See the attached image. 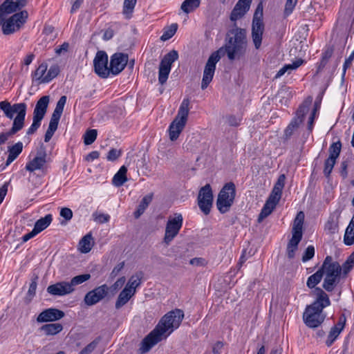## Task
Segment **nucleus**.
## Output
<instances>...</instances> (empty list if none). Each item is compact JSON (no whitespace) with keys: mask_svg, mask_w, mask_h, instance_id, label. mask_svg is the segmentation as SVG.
<instances>
[{"mask_svg":"<svg viewBox=\"0 0 354 354\" xmlns=\"http://www.w3.org/2000/svg\"><path fill=\"white\" fill-rule=\"evenodd\" d=\"M127 168L122 166L113 178V184L116 187H120L127 181Z\"/></svg>","mask_w":354,"mask_h":354,"instance_id":"nucleus-31","label":"nucleus"},{"mask_svg":"<svg viewBox=\"0 0 354 354\" xmlns=\"http://www.w3.org/2000/svg\"><path fill=\"white\" fill-rule=\"evenodd\" d=\"M93 237L91 233L86 234L79 243V249L82 253H88L93 246Z\"/></svg>","mask_w":354,"mask_h":354,"instance_id":"nucleus-35","label":"nucleus"},{"mask_svg":"<svg viewBox=\"0 0 354 354\" xmlns=\"http://www.w3.org/2000/svg\"><path fill=\"white\" fill-rule=\"evenodd\" d=\"M97 132L96 129L87 131L84 136V142L86 145H91L97 138Z\"/></svg>","mask_w":354,"mask_h":354,"instance_id":"nucleus-48","label":"nucleus"},{"mask_svg":"<svg viewBox=\"0 0 354 354\" xmlns=\"http://www.w3.org/2000/svg\"><path fill=\"white\" fill-rule=\"evenodd\" d=\"M250 4L251 3L249 1L239 0L231 12L230 20L236 21L241 19L249 10Z\"/></svg>","mask_w":354,"mask_h":354,"instance_id":"nucleus-20","label":"nucleus"},{"mask_svg":"<svg viewBox=\"0 0 354 354\" xmlns=\"http://www.w3.org/2000/svg\"><path fill=\"white\" fill-rule=\"evenodd\" d=\"M183 318V311L178 308L165 314L156 327L142 340L138 350L140 354L149 352L152 347L166 339L180 326Z\"/></svg>","mask_w":354,"mask_h":354,"instance_id":"nucleus-2","label":"nucleus"},{"mask_svg":"<svg viewBox=\"0 0 354 354\" xmlns=\"http://www.w3.org/2000/svg\"><path fill=\"white\" fill-rule=\"evenodd\" d=\"M345 324V319L343 321L339 320L338 323L333 326L327 337V339L326 341V344L328 346H330L334 341L336 339V338L339 336L341 331L343 330Z\"/></svg>","mask_w":354,"mask_h":354,"instance_id":"nucleus-25","label":"nucleus"},{"mask_svg":"<svg viewBox=\"0 0 354 354\" xmlns=\"http://www.w3.org/2000/svg\"><path fill=\"white\" fill-rule=\"evenodd\" d=\"M91 279L90 274H83L75 276L71 279L68 283L71 286V288H73V292L75 290V287L77 285L82 284L84 282L88 281Z\"/></svg>","mask_w":354,"mask_h":354,"instance_id":"nucleus-42","label":"nucleus"},{"mask_svg":"<svg viewBox=\"0 0 354 354\" xmlns=\"http://www.w3.org/2000/svg\"><path fill=\"white\" fill-rule=\"evenodd\" d=\"M59 73L58 65H52L48 69V64L46 62H42L32 73V79L39 84L48 83L57 77Z\"/></svg>","mask_w":354,"mask_h":354,"instance_id":"nucleus-9","label":"nucleus"},{"mask_svg":"<svg viewBox=\"0 0 354 354\" xmlns=\"http://www.w3.org/2000/svg\"><path fill=\"white\" fill-rule=\"evenodd\" d=\"M301 239V237L292 236L287 245V256L288 259H291L295 257V252L297 250L298 245Z\"/></svg>","mask_w":354,"mask_h":354,"instance_id":"nucleus-34","label":"nucleus"},{"mask_svg":"<svg viewBox=\"0 0 354 354\" xmlns=\"http://www.w3.org/2000/svg\"><path fill=\"white\" fill-rule=\"evenodd\" d=\"M225 45L213 52L209 57L203 71L201 88L205 89L214 75L216 65L221 57L227 54L230 61L241 59L246 53L248 48L247 32L245 29L234 26L230 29L225 37Z\"/></svg>","mask_w":354,"mask_h":354,"instance_id":"nucleus-1","label":"nucleus"},{"mask_svg":"<svg viewBox=\"0 0 354 354\" xmlns=\"http://www.w3.org/2000/svg\"><path fill=\"white\" fill-rule=\"evenodd\" d=\"M0 109L5 116L10 120L13 119L11 129L6 133L0 134V145L4 144L9 137L21 130L24 126L27 105L24 102L11 104L7 100L0 102Z\"/></svg>","mask_w":354,"mask_h":354,"instance_id":"nucleus-3","label":"nucleus"},{"mask_svg":"<svg viewBox=\"0 0 354 354\" xmlns=\"http://www.w3.org/2000/svg\"><path fill=\"white\" fill-rule=\"evenodd\" d=\"M297 1L298 0H286L283 11L285 16H288L292 12Z\"/></svg>","mask_w":354,"mask_h":354,"instance_id":"nucleus-51","label":"nucleus"},{"mask_svg":"<svg viewBox=\"0 0 354 354\" xmlns=\"http://www.w3.org/2000/svg\"><path fill=\"white\" fill-rule=\"evenodd\" d=\"M19 6L20 0H6L0 6V22H25L28 18V12L25 10L17 12L5 20L6 15L15 12Z\"/></svg>","mask_w":354,"mask_h":354,"instance_id":"nucleus-7","label":"nucleus"},{"mask_svg":"<svg viewBox=\"0 0 354 354\" xmlns=\"http://www.w3.org/2000/svg\"><path fill=\"white\" fill-rule=\"evenodd\" d=\"M354 266V252L347 258L341 266L342 278H346Z\"/></svg>","mask_w":354,"mask_h":354,"instance_id":"nucleus-39","label":"nucleus"},{"mask_svg":"<svg viewBox=\"0 0 354 354\" xmlns=\"http://www.w3.org/2000/svg\"><path fill=\"white\" fill-rule=\"evenodd\" d=\"M128 62V55L124 53H115L110 62L109 73L118 75L123 71Z\"/></svg>","mask_w":354,"mask_h":354,"instance_id":"nucleus-17","label":"nucleus"},{"mask_svg":"<svg viewBox=\"0 0 354 354\" xmlns=\"http://www.w3.org/2000/svg\"><path fill=\"white\" fill-rule=\"evenodd\" d=\"M183 216L181 214H175L174 216H169L165 227L164 242L169 245L178 235L183 225Z\"/></svg>","mask_w":354,"mask_h":354,"instance_id":"nucleus-11","label":"nucleus"},{"mask_svg":"<svg viewBox=\"0 0 354 354\" xmlns=\"http://www.w3.org/2000/svg\"><path fill=\"white\" fill-rule=\"evenodd\" d=\"M342 144L340 141L333 142L329 147V156L325 160L324 174L328 177L335 165L336 160L341 152Z\"/></svg>","mask_w":354,"mask_h":354,"instance_id":"nucleus-15","label":"nucleus"},{"mask_svg":"<svg viewBox=\"0 0 354 354\" xmlns=\"http://www.w3.org/2000/svg\"><path fill=\"white\" fill-rule=\"evenodd\" d=\"M178 29L177 24H171L170 26H167L163 29V34L160 37V39L163 41L169 40L176 32Z\"/></svg>","mask_w":354,"mask_h":354,"instance_id":"nucleus-41","label":"nucleus"},{"mask_svg":"<svg viewBox=\"0 0 354 354\" xmlns=\"http://www.w3.org/2000/svg\"><path fill=\"white\" fill-rule=\"evenodd\" d=\"M93 220L97 223H107L110 219L109 214L94 212L92 215Z\"/></svg>","mask_w":354,"mask_h":354,"instance_id":"nucleus-50","label":"nucleus"},{"mask_svg":"<svg viewBox=\"0 0 354 354\" xmlns=\"http://www.w3.org/2000/svg\"><path fill=\"white\" fill-rule=\"evenodd\" d=\"M263 17V6L261 3L259 4L254 14L252 22H261Z\"/></svg>","mask_w":354,"mask_h":354,"instance_id":"nucleus-56","label":"nucleus"},{"mask_svg":"<svg viewBox=\"0 0 354 354\" xmlns=\"http://www.w3.org/2000/svg\"><path fill=\"white\" fill-rule=\"evenodd\" d=\"M37 279H38L37 277H34L32 279L31 283L30 284L29 289H28V293H27L28 297H29V301H30L33 298V297L35 295L37 286Z\"/></svg>","mask_w":354,"mask_h":354,"instance_id":"nucleus-53","label":"nucleus"},{"mask_svg":"<svg viewBox=\"0 0 354 354\" xmlns=\"http://www.w3.org/2000/svg\"><path fill=\"white\" fill-rule=\"evenodd\" d=\"M122 155V151L117 149H111L107 153L106 159L109 161L113 162Z\"/></svg>","mask_w":354,"mask_h":354,"instance_id":"nucleus-54","label":"nucleus"},{"mask_svg":"<svg viewBox=\"0 0 354 354\" xmlns=\"http://www.w3.org/2000/svg\"><path fill=\"white\" fill-rule=\"evenodd\" d=\"M235 196V185L232 182L226 183L221 189L216 201L217 208L221 214L226 213L230 210Z\"/></svg>","mask_w":354,"mask_h":354,"instance_id":"nucleus-8","label":"nucleus"},{"mask_svg":"<svg viewBox=\"0 0 354 354\" xmlns=\"http://www.w3.org/2000/svg\"><path fill=\"white\" fill-rule=\"evenodd\" d=\"M137 0H124L123 6V13L127 19H129L132 13Z\"/></svg>","mask_w":354,"mask_h":354,"instance_id":"nucleus-47","label":"nucleus"},{"mask_svg":"<svg viewBox=\"0 0 354 354\" xmlns=\"http://www.w3.org/2000/svg\"><path fill=\"white\" fill-rule=\"evenodd\" d=\"M23 150V144L21 142H18L12 147H8V156L6 160V165H10L13 162Z\"/></svg>","mask_w":354,"mask_h":354,"instance_id":"nucleus-27","label":"nucleus"},{"mask_svg":"<svg viewBox=\"0 0 354 354\" xmlns=\"http://www.w3.org/2000/svg\"><path fill=\"white\" fill-rule=\"evenodd\" d=\"M315 292L317 295L316 300L306 307L303 315L305 324L312 328L318 327L324 322L325 315L323 309L330 304L328 296L322 289L317 288Z\"/></svg>","mask_w":354,"mask_h":354,"instance_id":"nucleus-4","label":"nucleus"},{"mask_svg":"<svg viewBox=\"0 0 354 354\" xmlns=\"http://www.w3.org/2000/svg\"><path fill=\"white\" fill-rule=\"evenodd\" d=\"M95 72L101 77L106 78L109 75L108 67V56L104 51H98L93 60Z\"/></svg>","mask_w":354,"mask_h":354,"instance_id":"nucleus-16","label":"nucleus"},{"mask_svg":"<svg viewBox=\"0 0 354 354\" xmlns=\"http://www.w3.org/2000/svg\"><path fill=\"white\" fill-rule=\"evenodd\" d=\"M46 162L45 151L39 152L37 155L26 165V169L30 172L42 169Z\"/></svg>","mask_w":354,"mask_h":354,"instance_id":"nucleus-22","label":"nucleus"},{"mask_svg":"<svg viewBox=\"0 0 354 354\" xmlns=\"http://www.w3.org/2000/svg\"><path fill=\"white\" fill-rule=\"evenodd\" d=\"M319 270L324 276L323 288L332 292L342 278L341 266L331 256H326Z\"/></svg>","mask_w":354,"mask_h":354,"instance_id":"nucleus-5","label":"nucleus"},{"mask_svg":"<svg viewBox=\"0 0 354 354\" xmlns=\"http://www.w3.org/2000/svg\"><path fill=\"white\" fill-rule=\"evenodd\" d=\"M52 219L51 214L46 215L44 217L41 218L36 221L33 230L36 233L39 234L50 224Z\"/></svg>","mask_w":354,"mask_h":354,"instance_id":"nucleus-36","label":"nucleus"},{"mask_svg":"<svg viewBox=\"0 0 354 354\" xmlns=\"http://www.w3.org/2000/svg\"><path fill=\"white\" fill-rule=\"evenodd\" d=\"M153 197V194L152 193H151L148 195H146L142 199L139 205L142 206L145 209H146L147 208V207L149 206V205L152 201Z\"/></svg>","mask_w":354,"mask_h":354,"instance_id":"nucleus-59","label":"nucleus"},{"mask_svg":"<svg viewBox=\"0 0 354 354\" xmlns=\"http://www.w3.org/2000/svg\"><path fill=\"white\" fill-rule=\"evenodd\" d=\"M60 216L66 220V222H67L72 218L73 212L70 208L63 207L61 209Z\"/></svg>","mask_w":354,"mask_h":354,"instance_id":"nucleus-57","label":"nucleus"},{"mask_svg":"<svg viewBox=\"0 0 354 354\" xmlns=\"http://www.w3.org/2000/svg\"><path fill=\"white\" fill-rule=\"evenodd\" d=\"M189 103L190 102L188 98L183 100L176 116L169 125V139L171 141H175L178 139L186 125L189 111Z\"/></svg>","mask_w":354,"mask_h":354,"instance_id":"nucleus-6","label":"nucleus"},{"mask_svg":"<svg viewBox=\"0 0 354 354\" xmlns=\"http://www.w3.org/2000/svg\"><path fill=\"white\" fill-rule=\"evenodd\" d=\"M2 32L4 35H8L19 30L24 24H1Z\"/></svg>","mask_w":354,"mask_h":354,"instance_id":"nucleus-43","label":"nucleus"},{"mask_svg":"<svg viewBox=\"0 0 354 354\" xmlns=\"http://www.w3.org/2000/svg\"><path fill=\"white\" fill-rule=\"evenodd\" d=\"M64 317V313L59 309L50 308L43 310L37 317L39 323L51 322L61 319Z\"/></svg>","mask_w":354,"mask_h":354,"instance_id":"nucleus-18","label":"nucleus"},{"mask_svg":"<svg viewBox=\"0 0 354 354\" xmlns=\"http://www.w3.org/2000/svg\"><path fill=\"white\" fill-rule=\"evenodd\" d=\"M304 220V214L303 212H299L294 221L292 228V236H296L302 238V227Z\"/></svg>","mask_w":354,"mask_h":354,"instance_id":"nucleus-29","label":"nucleus"},{"mask_svg":"<svg viewBox=\"0 0 354 354\" xmlns=\"http://www.w3.org/2000/svg\"><path fill=\"white\" fill-rule=\"evenodd\" d=\"M41 120V119L33 117L32 124L27 130L26 134L30 136L35 133L37 129L40 127Z\"/></svg>","mask_w":354,"mask_h":354,"instance_id":"nucleus-52","label":"nucleus"},{"mask_svg":"<svg viewBox=\"0 0 354 354\" xmlns=\"http://www.w3.org/2000/svg\"><path fill=\"white\" fill-rule=\"evenodd\" d=\"M339 227L338 216H332L325 225V230L330 234L337 232Z\"/></svg>","mask_w":354,"mask_h":354,"instance_id":"nucleus-40","label":"nucleus"},{"mask_svg":"<svg viewBox=\"0 0 354 354\" xmlns=\"http://www.w3.org/2000/svg\"><path fill=\"white\" fill-rule=\"evenodd\" d=\"M311 101L312 98H310L308 101H305L302 104L299 106L296 112V116L289 124V125H290L292 128L297 129L299 127L300 124H301L304 116L309 111V106L310 105Z\"/></svg>","mask_w":354,"mask_h":354,"instance_id":"nucleus-21","label":"nucleus"},{"mask_svg":"<svg viewBox=\"0 0 354 354\" xmlns=\"http://www.w3.org/2000/svg\"><path fill=\"white\" fill-rule=\"evenodd\" d=\"M49 101V96L44 95L41 97L36 103L33 111V117L43 120L46 113Z\"/></svg>","mask_w":354,"mask_h":354,"instance_id":"nucleus-23","label":"nucleus"},{"mask_svg":"<svg viewBox=\"0 0 354 354\" xmlns=\"http://www.w3.org/2000/svg\"><path fill=\"white\" fill-rule=\"evenodd\" d=\"M100 339L97 338L85 346L78 354H91L97 347Z\"/></svg>","mask_w":354,"mask_h":354,"instance_id":"nucleus-49","label":"nucleus"},{"mask_svg":"<svg viewBox=\"0 0 354 354\" xmlns=\"http://www.w3.org/2000/svg\"><path fill=\"white\" fill-rule=\"evenodd\" d=\"M263 25L264 24H252V37L256 49H259L261 45Z\"/></svg>","mask_w":354,"mask_h":354,"instance_id":"nucleus-24","label":"nucleus"},{"mask_svg":"<svg viewBox=\"0 0 354 354\" xmlns=\"http://www.w3.org/2000/svg\"><path fill=\"white\" fill-rule=\"evenodd\" d=\"M43 34L47 37L46 39L53 41L57 36V31L53 26L47 24L44 28Z\"/></svg>","mask_w":354,"mask_h":354,"instance_id":"nucleus-46","label":"nucleus"},{"mask_svg":"<svg viewBox=\"0 0 354 354\" xmlns=\"http://www.w3.org/2000/svg\"><path fill=\"white\" fill-rule=\"evenodd\" d=\"M315 255V248L313 245H309L305 250L303 257L302 261L306 262L313 258Z\"/></svg>","mask_w":354,"mask_h":354,"instance_id":"nucleus-55","label":"nucleus"},{"mask_svg":"<svg viewBox=\"0 0 354 354\" xmlns=\"http://www.w3.org/2000/svg\"><path fill=\"white\" fill-rule=\"evenodd\" d=\"M334 51V48L333 46H327L324 52L322 53V59L317 64V69L316 73L318 74L320 73L326 66V65L328 64V60L331 57Z\"/></svg>","mask_w":354,"mask_h":354,"instance_id":"nucleus-28","label":"nucleus"},{"mask_svg":"<svg viewBox=\"0 0 354 354\" xmlns=\"http://www.w3.org/2000/svg\"><path fill=\"white\" fill-rule=\"evenodd\" d=\"M126 281V279L124 277H122L120 278H119L113 284V286H111V288L114 290H116L119 288H120L125 283Z\"/></svg>","mask_w":354,"mask_h":354,"instance_id":"nucleus-63","label":"nucleus"},{"mask_svg":"<svg viewBox=\"0 0 354 354\" xmlns=\"http://www.w3.org/2000/svg\"><path fill=\"white\" fill-rule=\"evenodd\" d=\"M351 161L347 159L343 160L340 164V174L343 178H346L348 176L347 168Z\"/></svg>","mask_w":354,"mask_h":354,"instance_id":"nucleus-58","label":"nucleus"},{"mask_svg":"<svg viewBox=\"0 0 354 354\" xmlns=\"http://www.w3.org/2000/svg\"><path fill=\"white\" fill-rule=\"evenodd\" d=\"M281 196L279 195H275L274 194L272 193L269 196L268 198L267 199L266 202H270V204H272L276 207L277 203H279Z\"/></svg>","mask_w":354,"mask_h":354,"instance_id":"nucleus-60","label":"nucleus"},{"mask_svg":"<svg viewBox=\"0 0 354 354\" xmlns=\"http://www.w3.org/2000/svg\"><path fill=\"white\" fill-rule=\"evenodd\" d=\"M201 0H185L180 7V9L185 13H189L199 7Z\"/></svg>","mask_w":354,"mask_h":354,"instance_id":"nucleus-38","label":"nucleus"},{"mask_svg":"<svg viewBox=\"0 0 354 354\" xmlns=\"http://www.w3.org/2000/svg\"><path fill=\"white\" fill-rule=\"evenodd\" d=\"M240 118H236L234 115H230L227 118V123L232 127H237L240 124Z\"/></svg>","mask_w":354,"mask_h":354,"instance_id":"nucleus-62","label":"nucleus"},{"mask_svg":"<svg viewBox=\"0 0 354 354\" xmlns=\"http://www.w3.org/2000/svg\"><path fill=\"white\" fill-rule=\"evenodd\" d=\"M354 241V215L353 216L351 221L346 229V232L344 236V243L347 245L353 244Z\"/></svg>","mask_w":354,"mask_h":354,"instance_id":"nucleus-37","label":"nucleus"},{"mask_svg":"<svg viewBox=\"0 0 354 354\" xmlns=\"http://www.w3.org/2000/svg\"><path fill=\"white\" fill-rule=\"evenodd\" d=\"M323 278L322 273L319 269L315 273L310 275L307 280L306 285L309 288H313L317 285Z\"/></svg>","mask_w":354,"mask_h":354,"instance_id":"nucleus-44","label":"nucleus"},{"mask_svg":"<svg viewBox=\"0 0 354 354\" xmlns=\"http://www.w3.org/2000/svg\"><path fill=\"white\" fill-rule=\"evenodd\" d=\"M124 262L120 263L117 266H115L111 272V277L112 278L115 277L119 274V272L122 270V269L124 268Z\"/></svg>","mask_w":354,"mask_h":354,"instance_id":"nucleus-61","label":"nucleus"},{"mask_svg":"<svg viewBox=\"0 0 354 354\" xmlns=\"http://www.w3.org/2000/svg\"><path fill=\"white\" fill-rule=\"evenodd\" d=\"M47 292L54 296H64L73 292V288L68 281H61L50 285L47 288Z\"/></svg>","mask_w":354,"mask_h":354,"instance_id":"nucleus-19","label":"nucleus"},{"mask_svg":"<svg viewBox=\"0 0 354 354\" xmlns=\"http://www.w3.org/2000/svg\"><path fill=\"white\" fill-rule=\"evenodd\" d=\"M135 295L133 290H130L125 288L120 292L115 302V308L120 309L124 306L130 299Z\"/></svg>","mask_w":354,"mask_h":354,"instance_id":"nucleus-26","label":"nucleus"},{"mask_svg":"<svg viewBox=\"0 0 354 354\" xmlns=\"http://www.w3.org/2000/svg\"><path fill=\"white\" fill-rule=\"evenodd\" d=\"M67 97L65 95L62 96L57 102L55 109L51 115L48 128L44 136V141L48 142L52 138L54 133L57 129L59 119L64 111L66 103Z\"/></svg>","mask_w":354,"mask_h":354,"instance_id":"nucleus-10","label":"nucleus"},{"mask_svg":"<svg viewBox=\"0 0 354 354\" xmlns=\"http://www.w3.org/2000/svg\"><path fill=\"white\" fill-rule=\"evenodd\" d=\"M275 206L270 204V202H266L264 206L263 207L259 217L258 222L261 223L264 218L268 216L274 210Z\"/></svg>","mask_w":354,"mask_h":354,"instance_id":"nucleus-45","label":"nucleus"},{"mask_svg":"<svg viewBox=\"0 0 354 354\" xmlns=\"http://www.w3.org/2000/svg\"><path fill=\"white\" fill-rule=\"evenodd\" d=\"M109 290V286L106 284H103L88 291L84 298L85 304L91 306L97 304L107 296Z\"/></svg>","mask_w":354,"mask_h":354,"instance_id":"nucleus-14","label":"nucleus"},{"mask_svg":"<svg viewBox=\"0 0 354 354\" xmlns=\"http://www.w3.org/2000/svg\"><path fill=\"white\" fill-rule=\"evenodd\" d=\"M304 61L301 59L295 60L292 64H286L276 74L274 78L278 79L283 75L286 73H290L292 71L299 67Z\"/></svg>","mask_w":354,"mask_h":354,"instance_id":"nucleus-32","label":"nucleus"},{"mask_svg":"<svg viewBox=\"0 0 354 354\" xmlns=\"http://www.w3.org/2000/svg\"><path fill=\"white\" fill-rule=\"evenodd\" d=\"M143 275L144 274L142 272H138L135 274L132 275L129 278L125 288L130 290H133L134 293H136V288L141 284Z\"/></svg>","mask_w":354,"mask_h":354,"instance_id":"nucleus-30","label":"nucleus"},{"mask_svg":"<svg viewBox=\"0 0 354 354\" xmlns=\"http://www.w3.org/2000/svg\"><path fill=\"white\" fill-rule=\"evenodd\" d=\"M40 329L46 335H55L63 330V326L59 323L47 324L43 325Z\"/></svg>","mask_w":354,"mask_h":354,"instance_id":"nucleus-33","label":"nucleus"},{"mask_svg":"<svg viewBox=\"0 0 354 354\" xmlns=\"http://www.w3.org/2000/svg\"><path fill=\"white\" fill-rule=\"evenodd\" d=\"M69 48V44L67 42L63 43L61 46L55 49V53L60 55L63 52H67Z\"/></svg>","mask_w":354,"mask_h":354,"instance_id":"nucleus-64","label":"nucleus"},{"mask_svg":"<svg viewBox=\"0 0 354 354\" xmlns=\"http://www.w3.org/2000/svg\"><path fill=\"white\" fill-rule=\"evenodd\" d=\"M178 59V53L176 50H172L167 53L162 59L158 71V81L160 84H164L171 71L172 64Z\"/></svg>","mask_w":354,"mask_h":354,"instance_id":"nucleus-12","label":"nucleus"},{"mask_svg":"<svg viewBox=\"0 0 354 354\" xmlns=\"http://www.w3.org/2000/svg\"><path fill=\"white\" fill-rule=\"evenodd\" d=\"M213 194L209 184L201 187L198 196V205L201 210L207 215L212 206Z\"/></svg>","mask_w":354,"mask_h":354,"instance_id":"nucleus-13","label":"nucleus"}]
</instances>
